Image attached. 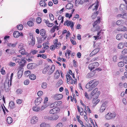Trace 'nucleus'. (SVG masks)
I'll return each mask as SVG.
<instances>
[{"instance_id":"58836bf2","label":"nucleus","mask_w":127,"mask_h":127,"mask_svg":"<svg viewBox=\"0 0 127 127\" xmlns=\"http://www.w3.org/2000/svg\"><path fill=\"white\" fill-rule=\"evenodd\" d=\"M36 76L34 74H32L29 76L30 78L32 80H34L36 79Z\"/></svg>"},{"instance_id":"c756f323","label":"nucleus","mask_w":127,"mask_h":127,"mask_svg":"<svg viewBox=\"0 0 127 127\" xmlns=\"http://www.w3.org/2000/svg\"><path fill=\"white\" fill-rule=\"evenodd\" d=\"M85 0H76L75 3L76 5L82 4L84 2Z\"/></svg>"},{"instance_id":"79ce46f5","label":"nucleus","mask_w":127,"mask_h":127,"mask_svg":"<svg viewBox=\"0 0 127 127\" xmlns=\"http://www.w3.org/2000/svg\"><path fill=\"white\" fill-rule=\"evenodd\" d=\"M33 110L37 112L40 110V108L39 107L37 106H34L32 108Z\"/></svg>"},{"instance_id":"dca6fc26","label":"nucleus","mask_w":127,"mask_h":127,"mask_svg":"<svg viewBox=\"0 0 127 127\" xmlns=\"http://www.w3.org/2000/svg\"><path fill=\"white\" fill-rule=\"evenodd\" d=\"M42 99L41 97H39L36 98L35 101V103L36 105H39L41 102Z\"/></svg>"},{"instance_id":"338daca9","label":"nucleus","mask_w":127,"mask_h":127,"mask_svg":"<svg viewBox=\"0 0 127 127\" xmlns=\"http://www.w3.org/2000/svg\"><path fill=\"white\" fill-rule=\"evenodd\" d=\"M121 53L123 54H125L127 53V49H124L122 51Z\"/></svg>"},{"instance_id":"4d7b16f0","label":"nucleus","mask_w":127,"mask_h":127,"mask_svg":"<svg viewBox=\"0 0 127 127\" xmlns=\"http://www.w3.org/2000/svg\"><path fill=\"white\" fill-rule=\"evenodd\" d=\"M32 38H31V44L32 45H33L35 44V40L34 39L32 36Z\"/></svg>"},{"instance_id":"6e6552de","label":"nucleus","mask_w":127,"mask_h":127,"mask_svg":"<svg viewBox=\"0 0 127 127\" xmlns=\"http://www.w3.org/2000/svg\"><path fill=\"white\" fill-rule=\"evenodd\" d=\"M99 83L98 81H96L95 80V81H94L93 83L91 85V87L89 89V91H92L93 88H95L97 85Z\"/></svg>"},{"instance_id":"9d476101","label":"nucleus","mask_w":127,"mask_h":127,"mask_svg":"<svg viewBox=\"0 0 127 127\" xmlns=\"http://www.w3.org/2000/svg\"><path fill=\"white\" fill-rule=\"evenodd\" d=\"M60 111V109L58 107H55L51 109L49 111V113L51 114H54Z\"/></svg>"},{"instance_id":"a878e982","label":"nucleus","mask_w":127,"mask_h":127,"mask_svg":"<svg viewBox=\"0 0 127 127\" xmlns=\"http://www.w3.org/2000/svg\"><path fill=\"white\" fill-rule=\"evenodd\" d=\"M118 30L119 31L125 32L127 30V28L125 26H122L118 29Z\"/></svg>"},{"instance_id":"a211bd4d","label":"nucleus","mask_w":127,"mask_h":127,"mask_svg":"<svg viewBox=\"0 0 127 127\" xmlns=\"http://www.w3.org/2000/svg\"><path fill=\"white\" fill-rule=\"evenodd\" d=\"M43 21L46 23L47 26L49 27H52L54 25L53 23H50L49 21L48 20H44Z\"/></svg>"},{"instance_id":"69168bd1","label":"nucleus","mask_w":127,"mask_h":127,"mask_svg":"<svg viewBox=\"0 0 127 127\" xmlns=\"http://www.w3.org/2000/svg\"><path fill=\"white\" fill-rule=\"evenodd\" d=\"M26 59L24 57H22L21 59V62H22L25 63L26 62Z\"/></svg>"},{"instance_id":"3c124183","label":"nucleus","mask_w":127,"mask_h":127,"mask_svg":"<svg viewBox=\"0 0 127 127\" xmlns=\"http://www.w3.org/2000/svg\"><path fill=\"white\" fill-rule=\"evenodd\" d=\"M98 12L97 11L96 12L94 13L92 16V18L93 19H95L96 16L97 15Z\"/></svg>"},{"instance_id":"09e8293b","label":"nucleus","mask_w":127,"mask_h":127,"mask_svg":"<svg viewBox=\"0 0 127 127\" xmlns=\"http://www.w3.org/2000/svg\"><path fill=\"white\" fill-rule=\"evenodd\" d=\"M22 75V72L21 71H19L18 72V77L19 78H20Z\"/></svg>"},{"instance_id":"f8f14e48","label":"nucleus","mask_w":127,"mask_h":127,"mask_svg":"<svg viewBox=\"0 0 127 127\" xmlns=\"http://www.w3.org/2000/svg\"><path fill=\"white\" fill-rule=\"evenodd\" d=\"M55 69V66L53 65L50 68H49L48 72V74L49 75L52 74L54 71Z\"/></svg>"},{"instance_id":"c03bdc74","label":"nucleus","mask_w":127,"mask_h":127,"mask_svg":"<svg viewBox=\"0 0 127 127\" xmlns=\"http://www.w3.org/2000/svg\"><path fill=\"white\" fill-rule=\"evenodd\" d=\"M43 48L42 49H47L49 48V46L45 43H44L43 44Z\"/></svg>"},{"instance_id":"de8ad7c7","label":"nucleus","mask_w":127,"mask_h":127,"mask_svg":"<svg viewBox=\"0 0 127 127\" xmlns=\"http://www.w3.org/2000/svg\"><path fill=\"white\" fill-rule=\"evenodd\" d=\"M17 28L19 30H22L23 28V26L22 24H20V25H18L17 26Z\"/></svg>"},{"instance_id":"393cba45","label":"nucleus","mask_w":127,"mask_h":127,"mask_svg":"<svg viewBox=\"0 0 127 127\" xmlns=\"http://www.w3.org/2000/svg\"><path fill=\"white\" fill-rule=\"evenodd\" d=\"M124 23V21L122 20H119L117 21L116 22V24L118 25H122Z\"/></svg>"},{"instance_id":"cd10ccee","label":"nucleus","mask_w":127,"mask_h":127,"mask_svg":"<svg viewBox=\"0 0 127 127\" xmlns=\"http://www.w3.org/2000/svg\"><path fill=\"white\" fill-rule=\"evenodd\" d=\"M73 7V4L71 3L67 4L66 6V8L67 9H71Z\"/></svg>"},{"instance_id":"37998d69","label":"nucleus","mask_w":127,"mask_h":127,"mask_svg":"<svg viewBox=\"0 0 127 127\" xmlns=\"http://www.w3.org/2000/svg\"><path fill=\"white\" fill-rule=\"evenodd\" d=\"M77 79H74V80L72 79L70 81V84H76L77 83L76 81Z\"/></svg>"},{"instance_id":"13d9d810","label":"nucleus","mask_w":127,"mask_h":127,"mask_svg":"<svg viewBox=\"0 0 127 127\" xmlns=\"http://www.w3.org/2000/svg\"><path fill=\"white\" fill-rule=\"evenodd\" d=\"M124 64L122 62H120L118 63V65L119 67H122L124 66Z\"/></svg>"},{"instance_id":"f03ea898","label":"nucleus","mask_w":127,"mask_h":127,"mask_svg":"<svg viewBox=\"0 0 127 127\" xmlns=\"http://www.w3.org/2000/svg\"><path fill=\"white\" fill-rule=\"evenodd\" d=\"M59 118V116L57 115H53L52 116H45L44 118L47 119L49 120H56Z\"/></svg>"},{"instance_id":"2eb2a0df","label":"nucleus","mask_w":127,"mask_h":127,"mask_svg":"<svg viewBox=\"0 0 127 127\" xmlns=\"http://www.w3.org/2000/svg\"><path fill=\"white\" fill-rule=\"evenodd\" d=\"M98 6L99 5L98 3V2H97L96 3L93 4L92 5H91V6L89 8H91L92 6H94V8H93V10H96L97 9Z\"/></svg>"},{"instance_id":"4c0bfd02","label":"nucleus","mask_w":127,"mask_h":127,"mask_svg":"<svg viewBox=\"0 0 127 127\" xmlns=\"http://www.w3.org/2000/svg\"><path fill=\"white\" fill-rule=\"evenodd\" d=\"M7 121L8 124H10L12 122V119L10 117H8L7 118Z\"/></svg>"},{"instance_id":"5fc2aeb1","label":"nucleus","mask_w":127,"mask_h":127,"mask_svg":"<svg viewBox=\"0 0 127 127\" xmlns=\"http://www.w3.org/2000/svg\"><path fill=\"white\" fill-rule=\"evenodd\" d=\"M9 66H15L16 65V64L14 63H13L11 62H10L8 64Z\"/></svg>"},{"instance_id":"8fccbe9b","label":"nucleus","mask_w":127,"mask_h":127,"mask_svg":"<svg viewBox=\"0 0 127 127\" xmlns=\"http://www.w3.org/2000/svg\"><path fill=\"white\" fill-rule=\"evenodd\" d=\"M108 102L107 101H105L102 103L101 105H102V106L106 108L108 105Z\"/></svg>"},{"instance_id":"412c9836","label":"nucleus","mask_w":127,"mask_h":127,"mask_svg":"<svg viewBox=\"0 0 127 127\" xmlns=\"http://www.w3.org/2000/svg\"><path fill=\"white\" fill-rule=\"evenodd\" d=\"M100 29V27L98 25L93 26L92 28V30L93 31L95 32L96 31L99 30Z\"/></svg>"},{"instance_id":"4468645a","label":"nucleus","mask_w":127,"mask_h":127,"mask_svg":"<svg viewBox=\"0 0 127 127\" xmlns=\"http://www.w3.org/2000/svg\"><path fill=\"white\" fill-rule=\"evenodd\" d=\"M36 66V64L34 63L28 64L27 65V68L30 69H32L35 68Z\"/></svg>"},{"instance_id":"774afa93","label":"nucleus","mask_w":127,"mask_h":127,"mask_svg":"<svg viewBox=\"0 0 127 127\" xmlns=\"http://www.w3.org/2000/svg\"><path fill=\"white\" fill-rule=\"evenodd\" d=\"M123 62L125 64L127 63V56H126L123 59Z\"/></svg>"},{"instance_id":"0e129e2a","label":"nucleus","mask_w":127,"mask_h":127,"mask_svg":"<svg viewBox=\"0 0 127 127\" xmlns=\"http://www.w3.org/2000/svg\"><path fill=\"white\" fill-rule=\"evenodd\" d=\"M43 92L42 91H39L37 93V95L39 96H41L43 95Z\"/></svg>"},{"instance_id":"bf43d9fd","label":"nucleus","mask_w":127,"mask_h":127,"mask_svg":"<svg viewBox=\"0 0 127 127\" xmlns=\"http://www.w3.org/2000/svg\"><path fill=\"white\" fill-rule=\"evenodd\" d=\"M31 74V72L30 71L28 70L25 71V74L26 76H28Z\"/></svg>"},{"instance_id":"a19ab883","label":"nucleus","mask_w":127,"mask_h":127,"mask_svg":"<svg viewBox=\"0 0 127 127\" xmlns=\"http://www.w3.org/2000/svg\"><path fill=\"white\" fill-rule=\"evenodd\" d=\"M19 52L22 55H24L26 54V52L25 51L24 49H21L19 51Z\"/></svg>"},{"instance_id":"4be33fe9","label":"nucleus","mask_w":127,"mask_h":127,"mask_svg":"<svg viewBox=\"0 0 127 127\" xmlns=\"http://www.w3.org/2000/svg\"><path fill=\"white\" fill-rule=\"evenodd\" d=\"M99 49L98 48L95 49L91 53L90 55H94L96 54L99 51Z\"/></svg>"},{"instance_id":"423d86ee","label":"nucleus","mask_w":127,"mask_h":127,"mask_svg":"<svg viewBox=\"0 0 127 127\" xmlns=\"http://www.w3.org/2000/svg\"><path fill=\"white\" fill-rule=\"evenodd\" d=\"M62 103V102L61 101H56L51 104L50 105V107L51 108H52L58 106H60Z\"/></svg>"},{"instance_id":"20e7f679","label":"nucleus","mask_w":127,"mask_h":127,"mask_svg":"<svg viewBox=\"0 0 127 127\" xmlns=\"http://www.w3.org/2000/svg\"><path fill=\"white\" fill-rule=\"evenodd\" d=\"M98 65L99 64L98 63L95 62L90 64L88 66L89 68L91 70L97 67Z\"/></svg>"},{"instance_id":"ea45409f","label":"nucleus","mask_w":127,"mask_h":127,"mask_svg":"<svg viewBox=\"0 0 127 127\" xmlns=\"http://www.w3.org/2000/svg\"><path fill=\"white\" fill-rule=\"evenodd\" d=\"M99 100L98 99H94L93 100L92 103L95 105H96L99 101Z\"/></svg>"},{"instance_id":"e2e57ef3","label":"nucleus","mask_w":127,"mask_h":127,"mask_svg":"<svg viewBox=\"0 0 127 127\" xmlns=\"http://www.w3.org/2000/svg\"><path fill=\"white\" fill-rule=\"evenodd\" d=\"M63 127V124L61 123H59L55 127Z\"/></svg>"},{"instance_id":"6ab92c4d","label":"nucleus","mask_w":127,"mask_h":127,"mask_svg":"<svg viewBox=\"0 0 127 127\" xmlns=\"http://www.w3.org/2000/svg\"><path fill=\"white\" fill-rule=\"evenodd\" d=\"M66 76L67 83L68 84H70V81L72 79L71 76L68 73L66 74Z\"/></svg>"},{"instance_id":"72a5a7b5","label":"nucleus","mask_w":127,"mask_h":127,"mask_svg":"<svg viewBox=\"0 0 127 127\" xmlns=\"http://www.w3.org/2000/svg\"><path fill=\"white\" fill-rule=\"evenodd\" d=\"M40 127H50L49 124H46L44 123H41L40 125Z\"/></svg>"},{"instance_id":"7c9ffc66","label":"nucleus","mask_w":127,"mask_h":127,"mask_svg":"<svg viewBox=\"0 0 127 127\" xmlns=\"http://www.w3.org/2000/svg\"><path fill=\"white\" fill-rule=\"evenodd\" d=\"M100 18H99L97 20L95 21L93 24V26H95L98 25V24L100 22Z\"/></svg>"},{"instance_id":"1a4fd4ad","label":"nucleus","mask_w":127,"mask_h":127,"mask_svg":"<svg viewBox=\"0 0 127 127\" xmlns=\"http://www.w3.org/2000/svg\"><path fill=\"white\" fill-rule=\"evenodd\" d=\"M97 91L98 89L97 88H96L89 95L90 98H92L95 94H100V92L99 91L97 92Z\"/></svg>"},{"instance_id":"ddd939ff","label":"nucleus","mask_w":127,"mask_h":127,"mask_svg":"<svg viewBox=\"0 0 127 127\" xmlns=\"http://www.w3.org/2000/svg\"><path fill=\"white\" fill-rule=\"evenodd\" d=\"M95 75V71H93L88 73L87 75V77L88 78H91L94 76Z\"/></svg>"},{"instance_id":"f257e3e1","label":"nucleus","mask_w":127,"mask_h":127,"mask_svg":"<svg viewBox=\"0 0 127 127\" xmlns=\"http://www.w3.org/2000/svg\"><path fill=\"white\" fill-rule=\"evenodd\" d=\"M1 89L3 91H5L6 92H8L9 90V81L5 82L4 85L1 87Z\"/></svg>"},{"instance_id":"c85d7f7f","label":"nucleus","mask_w":127,"mask_h":127,"mask_svg":"<svg viewBox=\"0 0 127 127\" xmlns=\"http://www.w3.org/2000/svg\"><path fill=\"white\" fill-rule=\"evenodd\" d=\"M60 73L59 71L58 70H57L55 73L54 77L56 79H58L59 77Z\"/></svg>"},{"instance_id":"864d4df0","label":"nucleus","mask_w":127,"mask_h":127,"mask_svg":"<svg viewBox=\"0 0 127 127\" xmlns=\"http://www.w3.org/2000/svg\"><path fill=\"white\" fill-rule=\"evenodd\" d=\"M36 21L38 24H39L42 21L41 18L40 17H37L36 19Z\"/></svg>"},{"instance_id":"49530a36","label":"nucleus","mask_w":127,"mask_h":127,"mask_svg":"<svg viewBox=\"0 0 127 127\" xmlns=\"http://www.w3.org/2000/svg\"><path fill=\"white\" fill-rule=\"evenodd\" d=\"M16 45V43H9L8 44V46L10 47H13L15 46Z\"/></svg>"},{"instance_id":"473e14b6","label":"nucleus","mask_w":127,"mask_h":127,"mask_svg":"<svg viewBox=\"0 0 127 127\" xmlns=\"http://www.w3.org/2000/svg\"><path fill=\"white\" fill-rule=\"evenodd\" d=\"M47 83L45 82H42L41 84V88L42 89H45L47 87Z\"/></svg>"},{"instance_id":"a18cd8bd","label":"nucleus","mask_w":127,"mask_h":127,"mask_svg":"<svg viewBox=\"0 0 127 127\" xmlns=\"http://www.w3.org/2000/svg\"><path fill=\"white\" fill-rule=\"evenodd\" d=\"M64 17L63 16L62 17L61 15H60L58 18V20H61V22H60V23H62L64 21Z\"/></svg>"},{"instance_id":"052dcab7","label":"nucleus","mask_w":127,"mask_h":127,"mask_svg":"<svg viewBox=\"0 0 127 127\" xmlns=\"http://www.w3.org/2000/svg\"><path fill=\"white\" fill-rule=\"evenodd\" d=\"M56 44H55L54 45L56 46V48L57 49L59 48L61 45V44L60 42L57 43Z\"/></svg>"},{"instance_id":"9b49d317","label":"nucleus","mask_w":127,"mask_h":127,"mask_svg":"<svg viewBox=\"0 0 127 127\" xmlns=\"http://www.w3.org/2000/svg\"><path fill=\"white\" fill-rule=\"evenodd\" d=\"M53 97L55 99L59 100L61 99L63 97L62 94H56L53 95Z\"/></svg>"},{"instance_id":"39448f33","label":"nucleus","mask_w":127,"mask_h":127,"mask_svg":"<svg viewBox=\"0 0 127 127\" xmlns=\"http://www.w3.org/2000/svg\"><path fill=\"white\" fill-rule=\"evenodd\" d=\"M74 24L72 21L66 20L64 22V25L65 26H67L68 27H70L71 29H72L74 26Z\"/></svg>"},{"instance_id":"5701e85b","label":"nucleus","mask_w":127,"mask_h":127,"mask_svg":"<svg viewBox=\"0 0 127 127\" xmlns=\"http://www.w3.org/2000/svg\"><path fill=\"white\" fill-rule=\"evenodd\" d=\"M15 105L14 102L13 101H11L9 103V107L10 108L12 109L15 107Z\"/></svg>"},{"instance_id":"2f4dec72","label":"nucleus","mask_w":127,"mask_h":127,"mask_svg":"<svg viewBox=\"0 0 127 127\" xmlns=\"http://www.w3.org/2000/svg\"><path fill=\"white\" fill-rule=\"evenodd\" d=\"M45 1L44 0H42L40 2V5L42 7H46L47 6V4Z\"/></svg>"},{"instance_id":"b1692460","label":"nucleus","mask_w":127,"mask_h":127,"mask_svg":"<svg viewBox=\"0 0 127 127\" xmlns=\"http://www.w3.org/2000/svg\"><path fill=\"white\" fill-rule=\"evenodd\" d=\"M20 33L17 31L14 32L13 33V36L15 38L18 37L20 36Z\"/></svg>"},{"instance_id":"e433bc0d","label":"nucleus","mask_w":127,"mask_h":127,"mask_svg":"<svg viewBox=\"0 0 127 127\" xmlns=\"http://www.w3.org/2000/svg\"><path fill=\"white\" fill-rule=\"evenodd\" d=\"M46 31L44 29H42L40 31V34L41 36L46 35Z\"/></svg>"},{"instance_id":"aec40b11","label":"nucleus","mask_w":127,"mask_h":127,"mask_svg":"<svg viewBox=\"0 0 127 127\" xmlns=\"http://www.w3.org/2000/svg\"><path fill=\"white\" fill-rule=\"evenodd\" d=\"M95 79L93 80L90 81L86 85V87L87 89H90L91 87V84H92L94 82V81H95Z\"/></svg>"},{"instance_id":"7ed1b4c3","label":"nucleus","mask_w":127,"mask_h":127,"mask_svg":"<svg viewBox=\"0 0 127 127\" xmlns=\"http://www.w3.org/2000/svg\"><path fill=\"white\" fill-rule=\"evenodd\" d=\"M116 115V114L115 113H108L105 116V117L106 119L109 120L115 117Z\"/></svg>"},{"instance_id":"680f3d73","label":"nucleus","mask_w":127,"mask_h":127,"mask_svg":"<svg viewBox=\"0 0 127 127\" xmlns=\"http://www.w3.org/2000/svg\"><path fill=\"white\" fill-rule=\"evenodd\" d=\"M84 95L86 98L88 99H91L90 96H89V94L85 92L84 94Z\"/></svg>"},{"instance_id":"c9c22d12","label":"nucleus","mask_w":127,"mask_h":127,"mask_svg":"<svg viewBox=\"0 0 127 127\" xmlns=\"http://www.w3.org/2000/svg\"><path fill=\"white\" fill-rule=\"evenodd\" d=\"M49 69V67L48 66H47L44 68L42 70V73H45L47 72L48 70Z\"/></svg>"},{"instance_id":"6e6d98bb","label":"nucleus","mask_w":127,"mask_h":127,"mask_svg":"<svg viewBox=\"0 0 127 127\" xmlns=\"http://www.w3.org/2000/svg\"><path fill=\"white\" fill-rule=\"evenodd\" d=\"M24 46V45L22 43H19L18 45V48L19 49H22Z\"/></svg>"},{"instance_id":"f704fd0d","label":"nucleus","mask_w":127,"mask_h":127,"mask_svg":"<svg viewBox=\"0 0 127 127\" xmlns=\"http://www.w3.org/2000/svg\"><path fill=\"white\" fill-rule=\"evenodd\" d=\"M124 47V43L122 42L120 43L118 45V48L119 49H122Z\"/></svg>"},{"instance_id":"603ef678","label":"nucleus","mask_w":127,"mask_h":127,"mask_svg":"<svg viewBox=\"0 0 127 127\" xmlns=\"http://www.w3.org/2000/svg\"><path fill=\"white\" fill-rule=\"evenodd\" d=\"M29 26L32 27L33 25V23L32 21H29L27 22Z\"/></svg>"},{"instance_id":"bb28decb","label":"nucleus","mask_w":127,"mask_h":127,"mask_svg":"<svg viewBox=\"0 0 127 127\" xmlns=\"http://www.w3.org/2000/svg\"><path fill=\"white\" fill-rule=\"evenodd\" d=\"M123 36L121 34H119L117 35L116 38L118 40H120L122 39L123 38Z\"/></svg>"},{"instance_id":"f3484780","label":"nucleus","mask_w":127,"mask_h":127,"mask_svg":"<svg viewBox=\"0 0 127 127\" xmlns=\"http://www.w3.org/2000/svg\"><path fill=\"white\" fill-rule=\"evenodd\" d=\"M102 31V30H100L97 33V36H94V37L95 38V40L96 39H100L101 38V37H100V36H101L102 34V33H101V32Z\"/></svg>"},{"instance_id":"0eeeda50","label":"nucleus","mask_w":127,"mask_h":127,"mask_svg":"<svg viewBox=\"0 0 127 127\" xmlns=\"http://www.w3.org/2000/svg\"><path fill=\"white\" fill-rule=\"evenodd\" d=\"M38 117L36 116H34L31 119L30 123L32 124H34L38 122Z\"/></svg>"}]
</instances>
